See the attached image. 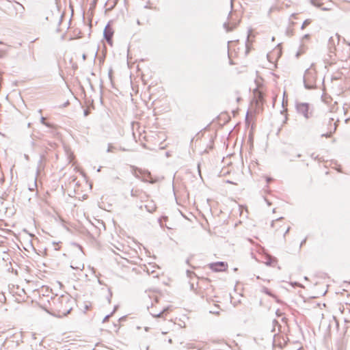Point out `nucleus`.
Returning a JSON list of instances; mask_svg holds the SVG:
<instances>
[{
	"label": "nucleus",
	"instance_id": "obj_52",
	"mask_svg": "<svg viewBox=\"0 0 350 350\" xmlns=\"http://www.w3.org/2000/svg\"><path fill=\"white\" fill-rule=\"evenodd\" d=\"M46 20H47V21L49 20V16L46 17Z\"/></svg>",
	"mask_w": 350,
	"mask_h": 350
},
{
	"label": "nucleus",
	"instance_id": "obj_39",
	"mask_svg": "<svg viewBox=\"0 0 350 350\" xmlns=\"http://www.w3.org/2000/svg\"><path fill=\"white\" fill-rule=\"evenodd\" d=\"M273 323H278V321H277V320L275 319V320H273Z\"/></svg>",
	"mask_w": 350,
	"mask_h": 350
},
{
	"label": "nucleus",
	"instance_id": "obj_23",
	"mask_svg": "<svg viewBox=\"0 0 350 350\" xmlns=\"http://www.w3.org/2000/svg\"><path fill=\"white\" fill-rule=\"evenodd\" d=\"M112 72H113V70L111 68H110L109 70V72H108V75H109V77L110 78V79H111Z\"/></svg>",
	"mask_w": 350,
	"mask_h": 350
},
{
	"label": "nucleus",
	"instance_id": "obj_20",
	"mask_svg": "<svg viewBox=\"0 0 350 350\" xmlns=\"http://www.w3.org/2000/svg\"><path fill=\"white\" fill-rule=\"evenodd\" d=\"M293 33V29L288 28L286 31V34L287 36H291Z\"/></svg>",
	"mask_w": 350,
	"mask_h": 350
},
{
	"label": "nucleus",
	"instance_id": "obj_9",
	"mask_svg": "<svg viewBox=\"0 0 350 350\" xmlns=\"http://www.w3.org/2000/svg\"><path fill=\"white\" fill-rule=\"evenodd\" d=\"M262 291L265 293L266 295H268L271 297H274V295L271 293V291L267 287H263Z\"/></svg>",
	"mask_w": 350,
	"mask_h": 350
},
{
	"label": "nucleus",
	"instance_id": "obj_40",
	"mask_svg": "<svg viewBox=\"0 0 350 350\" xmlns=\"http://www.w3.org/2000/svg\"><path fill=\"white\" fill-rule=\"evenodd\" d=\"M247 116H248V112L247 113V116H246V118H245L246 122L247 121Z\"/></svg>",
	"mask_w": 350,
	"mask_h": 350
},
{
	"label": "nucleus",
	"instance_id": "obj_12",
	"mask_svg": "<svg viewBox=\"0 0 350 350\" xmlns=\"http://www.w3.org/2000/svg\"><path fill=\"white\" fill-rule=\"evenodd\" d=\"M310 3L315 7L321 8L322 3H319L318 0H310Z\"/></svg>",
	"mask_w": 350,
	"mask_h": 350
},
{
	"label": "nucleus",
	"instance_id": "obj_11",
	"mask_svg": "<svg viewBox=\"0 0 350 350\" xmlns=\"http://www.w3.org/2000/svg\"><path fill=\"white\" fill-rule=\"evenodd\" d=\"M166 310L165 309H163L162 311L159 312V313L157 314H155V313H152L150 312L151 315L154 317H163V312L165 311Z\"/></svg>",
	"mask_w": 350,
	"mask_h": 350
},
{
	"label": "nucleus",
	"instance_id": "obj_42",
	"mask_svg": "<svg viewBox=\"0 0 350 350\" xmlns=\"http://www.w3.org/2000/svg\"><path fill=\"white\" fill-rule=\"evenodd\" d=\"M189 259H187V261H186V263L189 264Z\"/></svg>",
	"mask_w": 350,
	"mask_h": 350
},
{
	"label": "nucleus",
	"instance_id": "obj_16",
	"mask_svg": "<svg viewBox=\"0 0 350 350\" xmlns=\"http://www.w3.org/2000/svg\"><path fill=\"white\" fill-rule=\"evenodd\" d=\"M138 193H139V191H137V190H134L133 189H132L131 190V196L133 197L138 196Z\"/></svg>",
	"mask_w": 350,
	"mask_h": 350
},
{
	"label": "nucleus",
	"instance_id": "obj_30",
	"mask_svg": "<svg viewBox=\"0 0 350 350\" xmlns=\"http://www.w3.org/2000/svg\"><path fill=\"white\" fill-rule=\"evenodd\" d=\"M82 57H83V60H85V59H86V58H87V55H86L85 54H83V56H82Z\"/></svg>",
	"mask_w": 350,
	"mask_h": 350
},
{
	"label": "nucleus",
	"instance_id": "obj_28",
	"mask_svg": "<svg viewBox=\"0 0 350 350\" xmlns=\"http://www.w3.org/2000/svg\"><path fill=\"white\" fill-rule=\"evenodd\" d=\"M33 187H37L36 178V179H35V180H34V183H33Z\"/></svg>",
	"mask_w": 350,
	"mask_h": 350
},
{
	"label": "nucleus",
	"instance_id": "obj_35",
	"mask_svg": "<svg viewBox=\"0 0 350 350\" xmlns=\"http://www.w3.org/2000/svg\"><path fill=\"white\" fill-rule=\"evenodd\" d=\"M84 114H85V116H87V115H88V111H87V110H85V111H84Z\"/></svg>",
	"mask_w": 350,
	"mask_h": 350
},
{
	"label": "nucleus",
	"instance_id": "obj_2",
	"mask_svg": "<svg viewBox=\"0 0 350 350\" xmlns=\"http://www.w3.org/2000/svg\"><path fill=\"white\" fill-rule=\"evenodd\" d=\"M334 121V118H325L324 120L322 122L321 124L323 126L324 124L327 126L326 132H324L325 130L323 129V126H321L320 123H317V129L319 132H322L321 134V136L322 137H325L327 138L331 137L332 134L334 133L337 129L338 122V120L336 122H334V126H332V122Z\"/></svg>",
	"mask_w": 350,
	"mask_h": 350
},
{
	"label": "nucleus",
	"instance_id": "obj_34",
	"mask_svg": "<svg viewBox=\"0 0 350 350\" xmlns=\"http://www.w3.org/2000/svg\"><path fill=\"white\" fill-rule=\"evenodd\" d=\"M89 308H90V306H88V305H85V309L86 310H89Z\"/></svg>",
	"mask_w": 350,
	"mask_h": 350
},
{
	"label": "nucleus",
	"instance_id": "obj_46",
	"mask_svg": "<svg viewBox=\"0 0 350 350\" xmlns=\"http://www.w3.org/2000/svg\"><path fill=\"white\" fill-rule=\"evenodd\" d=\"M215 314H219V312L215 311Z\"/></svg>",
	"mask_w": 350,
	"mask_h": 350
},
{
	"label": "nucleus",
	"instance_id": "obj_7",
	"mask_svg": "<svg viewBox=\"0 0 350 350\" xmlns=\"http://www.w3.org/2000/svg\"><path fill=\"white\" fill-rule=\"evenodd\" d=\"M228 267V265L225 262H213L210 265V268L215 271V272H219L225 271Z\"/></svg>",
	"mask_w": 350,
	"mask_h": 350
},
{
	"label": "nucleus",
	"instance_id": "obj_48",
	"mask_svg": "<svg viewBox=\"0 0 350 350\" xmlns=\"http://www.w3.org/2000/svg\"><path fill=\"white\" fill-rule=\"evenodd\" d=\"M0 44H4V43L2 41H0Z\"/></svg>",
	"mask_w": 350,
	"mask_h": 350
},
{
	"label": "nucleus",
	"instance_id": "obj_31",
	"mask_svg": "<svg viewBox=\"0 0 350 350\" xmlns=\"http://www.w3.org/2000/svg\"><path fill=\"white\" fill-rule=\"evenodd\" d=\"M117 308H118V306H116L114 307V308H113V310L111 312H113V313H114V312H116V310H117Z\"/></svg>",
	"mask_w": 350,
	"mask_h": 350
},
{
	"label": "nucleus",
	"instance_id": "obj_8",
	"mask_svg": "<svg viewBox=\"0 0 350 350\" xmlns=\"http://www.w3.org/2000/svg\"><path fill=\"white\" fill-rule=\"evenodd\" d=\"M277 262V260L275 257H269V258L266 262V265L269 266L273 265Z\"/></svg>",
	"mask_w": 350,
	"mask_h": 350
},
{
	"label": "nucleus",
	"instance_id": "obj_10",
	"mask_svg": "<svg viewBox=\"0 0 350 350\" xmlns=\"http://www.w3.org/2000/svg\"><path fill=\"white\" fill-rule=\"evenodd\" d=\"M40 122H41L42 124H44V125L46 126H47V127H49V128H51V127H52V124H51V123H49V122H45V118H44V117H41V118H40Z\"/></svg>",
	"mask_w": 350,
	"mask_h": 350
},
{
	"label": "nucleus",
	"instance_id": "obj_37",
	"mask_svg": "<svg viewBox=\"0 0 350 350\" xmlns=\"http://www.w3.org/2000/svg\"><path fill=\"white\" fill-rule=\"evenodd\" d=\"M137 23L138 25H141V23H140L139 20H137Z\"/></svg>",
	"mask_w": 350,
	"mask_h": 350
},
{
	"label": "nucleus",
	"instance_id": "obj_24",
	"mask_svg": "<svg viewBox=\"0 0 350 350\" xmlns=\"http://www.w3.org/2000/svg\"><path fill=\"white\" fill-rule=\"evenodd\" d=\"M306 242V238H305L300 243V247H302Z\"/></svg>",
	"mask_w": 350,
	"mask_h": 350
},
{
	"label": "nucleus",
	"instance_id": "obj_38",
	"mask_svg": "<svg viewBox=\"0 0 350 350\" xmlns=\"http://www.w3.org/2000/svg\"><path fill=\"white\" fill-rule=\"evenodd\" d=\"M71 268H72V269H79V267H74L72 265H71Z\"/></svg>",
	"mask_w": 350,
	"mask_h": 350
},
{
	"label": "nucleus",
	"instance_id": "obj_25",
	"mask_svg": "<svg viewBox=\"0 0 350 350\" xmlns=\"http://www.w3.org/2000/svg\"><path fill=\"white\" fill-rule=\"evenodd\" d=\"M111 296H112V293H111V291L109 290V297H108V298H107V299H108V301H109V303H110V301H111Z\"/></svg>",
	"mask_w": 350,
	"mask_h": 350
},
{
	"label": "nucleus",
	"instance_id": "obj_36",
	"mask_svg": "<svg viewBox=\"0 0 350 350\" xmlns=\"http://www.w3.org/2000/svg\"><path fill=\"white\" fill-rule=\"evenodd\" d=\"M29 189L30 191H33V188L32 187H29Z\"/></svg>",
	"mask_w": 350,
	"mask_h": 350
},
{
	"label": "nucleus",
	"instance_id": "obj_47",
	"mask_svg": "<svg viewBox=\"0 0 350 350\" xmlns=\"http://www.w3.org/2000/svg\"><path fill=\"white\" fill-rule=\"evenodd\" d=\"M215 314H219V312L215 311Z\"/></svg>",
	"mask_w": 350,
	"mask_h": 350
},
{
	"label": "nucleus",
	"instance_id": "obj_32",
	"mask_svg": "<svg viewBox=\"0 0 350 350\" xmlns=\"http://www.w3.org/2000/svg\"><path fill=\"white\" fill-rule=\"evenodd\" d=\"M332 42H333V38L331 37V38L329 39V44H331Z\"/></svg>",
	"mask_w": 350,
	"mask_h": 350
},
{
	"label": "nucleus",
	"instance_id": "obj_29",
	"mask_svg": "<svg viewBox=\"0 0 350 350\" xmlns=\"http://www.w3.org/2000/svg\"><path fill=\"white\" fill-rule=\"evenodd\" d=\"M296 15H297V14H292L291 15V18H296Z\"/></svg>",
	"mask_w": 350,
	"mask_h": 350
},
{
	"label": "nucleus",
	"instance_id": "obj_33",
	"mask_svg": "<svg viewBox=\"0 0 350 350\" xmlns=\"http://www.w3.org/2000/svg\"><path fill=\"white\" fill-rule=\"evenodd\" d=\"M271 180H272V178H268L267 179V183H269V182H271Z\"/></svg>",
	"mask_w": 350,
	"mask_h": 350
},
{
	"label": "nucleus",
	"instance_id": "obj_50",
	"mask_svg": "<svg viewBox=\"0 0 350 350\" xmlns=\"http://www.w3.org/2000/svg\"><path fill=\"white\" fill-rule=\"evenodd\" d=\"M273 224H274V221H272L271 226H273Z\"/></svg>",
	"mask_w": 350,
	"mask_h": 350
},
{
	"label": "nucleus",
	"instance_id": "obj_3",
	"mask_svg": "<svg viewBox=\"0 0 350 350\" xmlns=\"http://www.w3.org/2000/svg\"><path fill=\"white\" fill-rule=\"evenodd\" d=\"M295 106L297 113L303 116L306 120H308L313 116L314 107L310 103L296 101Z\"/></svg>",
	"mask_w": 350,
	"mask_h": 350
},
{
	"label": "nucleus",
	"instance_id": "obj_41",
	"mask_svg": "<svg viewBox=\"0 0 350 350\" xmlns=\"http://www.w3.org/2000/svg\"><path fill=\"white\" fill-rule=\"evenodd\" d=\"M301 155L300 154H298L297 155V157L299 158V157H301Z\"/></svg>",
	"mask_w": 350,
	"mask_h": 350
},
{
	"label": "nucleus",
	"instance_id": "obj_51",
	"mask_svg": "<svg viewBox=\"0 0 350 350\" xmlns=\"http://www.w3.org/2000/svg\"><path fill=\"white\" fill-rule=\"evenodd\" d=\"M282 217H280L279 219H277L276 221L282 219Z\"/></svg>",
	"mask_w": 350,
	"mask_h": 350
},
{
	"label": "nucleus",
	"instance_id": "obj_14",
	"mask_svg": "<svg viewBox=\"0 0 350 350\" xmlns=\"http://www.w3.org/2000/svg\"><path fill=\"white\" fill-rule=\"evenodd\" d=\"M116 148L115 146H113L111 144H109L107 152H113L114 151V150H116Z\"/></svg>",
	"mask_w": 350,
	"mask_h": 350
},
{
	"label": "nucleus",
	"instance_id": "obj_18",
	"mask_svg": "<svg viewBox=\"0 0 350 350\" xmlns=\"http://www.w3.org/2000/svg\"><path fill=\"white\" fill-rule=\"evenodd\" d=\"M6 55H7V51L6 50L0 49V57L1 58L5 57Z\"/></svg>",
	"mask_w": 350,
	"mask_h": 350
},
{
	"label": "nucleus",
	"instance_id": "obj_19",
	"mask_svg": "<svg viewBox=\"0 0 350 350\" xmlns=\"http://www.w3.org/2000/svg\"><path fill=\"white\" fill-rule=\"evenodd\" d=\"M118 3V0H113V5L107 10V11H111L113 10V8L116 6V5Z\"/></svg>",
	"mask_w": 350,
	"mask_h": 350
},
{
	"label": "nucleus",
	"instance_id": "obj_26",
	"mask_svg": "<svg viewBox=\"0 0 350 350\" xmlns=\"http://www.w3.org/2000/svg\"><path fill=\"white\" fill-rule=\"evenodd\" d=\"M290 230V227H288L286 230L285 231L284 234V237H285L286 234L289 232Z\"/></svg>",
	"mask_w": 350,
	"mask_h": 350
},
{
	"label": "nucleus",
	"instance_id": "obj_5",
	"mask_svg": "<svg viewBox=\"0 0 350 350\" xmlns=\"http://www.w3.org/2000/svg\"><path fill=\"white\" fill-rule=\"evenodd\" d=\"M136 170H137V172L142 176V177H141V180L142 182L149 183L150 184H154L156 183V180L151 177V173L148 170H145L140 168H136Z\"/></svg>",
	"mask_w": 350,
	"mask_h": 350
},
{
	"label": "nucleus",
	"instance_id": "obj_15",
	"mask_svg": "<svg viewBox=\"0 0 350 350\" xmlns=\"http://www.w3.org/2000/svg\"><path fill=\"white\" fill-rule=\"evenodd\" d=\"M286 92H284L283 94V100H282V107L285 109V107L287 106V100H285Z\"/></svg>",
	"mask_w": 350,
	"mask_h": 350
},
{
	"label": "nucleus",
	"instance_id": "obj_1",
	"mask_svg": "<svg viewBox=\"0 0 350 350\" xmlns=\"http://www.w3.org/2000/svg\"><path fill=\"white\" fill-rule=\"evenodd\" d=\"M74 302L69 296L62 295L54 300L53 304L59 316H66L72 310Z\"/></svg>",
	"mask_w": 350,
	"mask_h": 350
},
{
	"label": "nucleus",
	"instance_id": "obj_45",
	"mask_svg": "<svg viewBox=\"0 0 350 350\" xmlns=\"http://www.w3.org/2000/svg\"><path fill=\"white\" fill-rule=\"evenodd\" d=\"M278 312H279V310H278V311L276 312V314H277V315H278V316H279V315H280V313H278Z\"/></svg>",
	"mask_w": 350,
	"mask_h": 350
},
{
	"label": "nucleus",
	"instance_id": "obj_17",
	"mask_svg": "<svg viewBox=\"0 0 350 350\" xmlns=\"http://www.w3.org/2000/svg\"><path fill=\"white\" fill-rule=\"evenodd\" d=\"M113 314V312H111L110 314L106 315L103 320V323L107 322L109 319Z\"/></svg>",
	"mask_w": 350,
	"mask_h": 350
},
{
	"label": "nucleus",
	"instance_id": "obj_13",
	"mask_svg": "<svg viewBox=\"0 0 350 350\" xmlns=\"http://www.w3.org/2000/svg\"><path fill=\"white\" fill-rule=\"evenodd\" d=\"M311 23V20L310 19H306L304 21L301 27V29H304L307 25H310Z\"/></svg>",
	"mask_w": 350,
	"mask_h": 350
},
{
	"label": "nucleus",
	"instance_id": "obj_4",
	"mask_svg": "<svg viewBox=\"0 0 350 350\" xmlns=\"http://www.w3.org/2000/svg\"><path fill=\"white\" fill-rule=\"evenodd\" d=\"M304 87L308 90L316 88V71L312 68L306 69L304 75Z\"/></svg>",
	"mask_w": 350,
	"mask_h": 350
},
{
	"label": "nucleus",
	"instance_id": "obj_49",
	"mask_svg": "<svg viewBox=\"0 0 350 350\" xmlns=\"http://www.w3.org/2000/svg\"><path fill=\"white\" fill-rule=\"evenodd\" d=\"M100 168H101V167H100L98 169V170H97V171H98V172H100Z\"/></svg>",
	"mask_w": 350,
	"mask_h": 350
},
{
	"label": "nucleus",
	"instance_id": "obj_43",
	"mask_svg": "<svg viewBox=\"0 0 350 350\" xmlns=\"http://www.w3.org/2000/svg\"><path fill=\"white\" fill-rule=\"evenodd\" d=\"M168 341H169V342H170V343H172V339H169V340H168Z\"/></svg>",
	"mask_w": 350,
	"mask_h": 350
},
{
	"label": "nucleus",
	"instance_id": "obj_21",
	"mask_svg": "<svg viewBox=\"0 0 350 350\" xmlns=\"http://www.w3.org/2000/svg\"><path fill=\"white\" fill-rule=\"evenodd\" d=\"M136 168L137 167H135V172L133 173V175L135 176V178L141 180V177L139 176L140 174L137 172V170H136Z\"/></svg>",
	"mask_w": 350,
	"mask_h": 350
},
{
	"label": "nucleus",
	"instance_id": "obj_27",
	"mask_svg": "<svg viewBox=\"0 0 350 350\" xmlns=\"http://www.w3.org/2000/svg\"><path fill=\"white\" fill-rule=\"evenodd\" d=\"M310 38V35H309V34H306V35H304V38H305V39H308V38Z\"/></svg>",
	"mask_w": 350,
	"mask_h": 350
},
{
	"label": "nucleus",
	"instance_id": "obj_44",
	"mask_svg": "<svg viewBox=\"0 0 350 350\" xmlns=\"http://www.w3.org/2000/svg\"><path fill=\"white\" fill-rule=\"evenodd\" d=\"M322 10H327V8H322Z\"/></svg>",
	"mask_w": 350,
	"mask_h": 350
},
{
	"label": "nucleus",
	"instance_id": "obj_6",
	"mask_svg": "<svg viewBox=\"0 0 350 350\" xmlns=\"http://www.w3.org/2000/svg\"><path fill=\"white\" fill-rule=\"evenodd\" d=\"M113 36V28L109 25V23H108L104 29L103 36H104V38L106 40L107 42L110 45H112Z\"/></svg>",
	"mask_w": 350,
	"mask_h": 350
},
{
	"label": "nucleus",
	"instance_id": "obj_22",
	"mask_svg": "<svg viewBox=\"0 0 350 350\" xmlns=\"http://www.w3.org/2000/svg\"><path fill=\"white\" fill-rule=\"evenodd\" d=\"M224 28L226 29V31H232V29H230V28L229 27L228 25L226 23H225L224 24Z\"/></svg>",
	"mask_w": 350,
	"mask_h": 350
}]
</instances>
